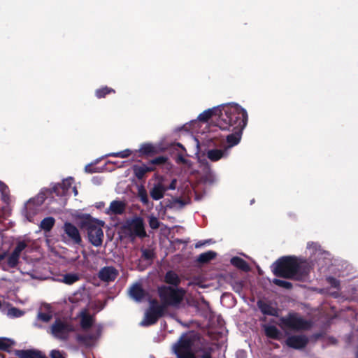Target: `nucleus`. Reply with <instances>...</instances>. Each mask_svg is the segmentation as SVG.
I'll return each instance as SVG.
<instances>
[{
    "instance_id": "obj_59",
    "label": "nucleus",
    "mask_w": 358,
    "mask_h": 358,
    "mask_svg": "<svg viewBox=\"0 0 358 358\" xmlns=\"http://www.w3.org/2000/svg\"><path fill=\"white\" fill-rule=\"evenodd\" d=\"M201 358H210V356L208 353H205Z\"/></svg>"
},
{
    "instance_id": "obj_46",
    "label": "nucleus",
    "mask_w": 358,
    "mask_h": 358,
    "mask_svg": "<svg viewBox=\"0 0 358 358\" xmlns=\"http://www.w3.org/2000/svg\"><path fill=\"white\" fill-rule=\"evenodd\" d=\"M177 162H180V163H182L184 164L185 165L190 167L192 163L190 161L186 159L183 156H182L181 155H179L177 157Z\"/></svg>"
},
{
    "instance_id": "obj_61",
    "label": "nucleus",
    "mask_w": 358,
    "mask_h": 358,
    "mask_svg": "<svg viewBox=\"0 0 358 358\" xmlns=\"http://www.w3.org/2000/svg\"><path fill=\"white\" fill-rule=\"evenodd\" d=\"M192 124L194 126H195V125L198 124H199V122H198L196 120H194V121H193V122H192Z\"/></svg>"
},
{
    "instance_id": "obj_50",
    "label": "nucleus",
    "mask_w": 358,
    "mask_h": 358,
    "mask_svg": "<svg viewBox=\"0 0 358 358\" xmlns=\"http://www.w3.org/2000/svg\"><path fill=\"white\" fill-rule=\"evenodd\" d=\"M176 187H177V180L173 179V180H172L169 186L168 187H166V190L167 189L174 190L176 189Z\"/></svg>"
},
{
    "instance_id": "obj_21",
    "label": "nucleus",
    "mask_w": 358,
    "mask_h": 358,
    "mask_svg": "<svg viewBox=\"0 0 358 358\" xmlns=\"http://www.w3.org/2000/svg\"><path fill=\"white\" fill-rule=\"evenodd\" d=\"M286 343L289 347L300 349L306 345L307 339L303 336H292L287 339Z\"/></svg>"
},
{
    "instance_id": "obj_41",
    "label": "nucleus",
    "mask_w": 358,
    "mask_h": 358,
    "mask_svg": "<svg viewBox=\"0 0 358 358\" xmlns=\"http://www.w3.org/2000/svg\"><path fill=\"white\" fill-rule=\"evenodd\" d=\"M52 317V315L50 312L41 313L39 312L37 315L38 320H41L43 322H48Z\"/></svg>"
},
{
    "instance_id": "obj_52",
    "label": "nucleus",
    "mask_w": 358,
    "mask_h": 358,
    "mask_svg": "<svg viewBox=\"0 0 358 358\" xmlns=\"http://www.w3.org/2000/svg\"><path fill=\"white\" fill-rule=\"evenodd\" d=\"M210 242V240H207V241H199L195 244V248H199L203 246L204 245H206V243H209Z\"/></svg>"
},
{
    "instance_id": "obj_34",
    "label": "nucleus",
    "mask_w": 358,
    "mask_h": 358,
    "mask_svg": "<svg viewBox=\"0 0 358 358\" xmlns=\"http://www.w3.org/2000/svg\"><path fill=\"white\" fill-rule=\"evenodd\" d=\"M156 151V148L151 143L142 144L138 152L142 155H150Z\"/></svg>"
},
{
    "instance_id": "obj_16",
    "label": "nucleus",
    "mask_w": 358,
    "mask_h": 358,
    "mask_svg": "<svg viewBox=\"0 0 358 358\" xmlns=\"http://www.w3.org/2000/svg\"><path fill=\"white\" fill-rule=\"evenodd\" d=\"M126 209V203L121 200H114L110 202L109 207L105 210V213L110 216L122 215Z\"/></svg>"
},
{
    "instance_id": "obj_49",
    "label": "nucleus",
    "mask_w": 358,
    "mask_h": 358,
    "mask_svg": "<svg viewBox=\"0 0 358 358\" xmlns=\"http://www.w3.org/2000/svg\"><path fill=\"white\" fill-rule=\"evenodd\" d=\"M190 141L196 146V152H199V141H198V139L196 138L191 136H190Z\"/></svg>"
},
{
    "instance_id": "obj_51",
    "label": "nucleus",
    "mask_w": 358,
    "mask_h": 358,
    "mask_svg": "<svg viewBox=\"0 0 358 358\" xmlns=\"http://www.w3.org/2000/svg\"><path fill=\"white\" fill-rule=\"evenodd\" d=\"M237 358H245L246 357V352L244 350H238L236 353Z\"/></svg>"
},
{
    "instance_id": "obj_11",
    "label": "nucleus",
    "mask_w": 358,
    "mask_h": 358,
    "mask_svg": "<svg viewBox=\"0 0 358 358\" xmlns=\"http://www.w3.org/2000/svg\"><path fill=\"white\" fill-rule=\"evenodd\" d=\"M125 227L132 237H144L146 235L143 220L141 217H136L128 220Z\"/></svg>"
},
{
    "instance_id": "obj_30",
    "label": "nucleus",
    "mask_w": 358,
    "mask_h": 358,
    "mask_svg": "<svg viewBox=\"0 0 358 358\" xmlns=\"http://www.w3.org/2000/svg\"><path fill=\"white\" fill-rule=\"evenodd\" d=\"M231 263L234 266H236L237 268H241L243 271L249 270V266L247 264V262L240 257H233L231 259Z\"/></svg>"
},
{
    "instance_id": "obj_35",
    "label": "nucleus",
    "mask_w": 358,
    "mask_h": 358,
    "mask_svg": "<svg viewBox=\"0 0 358 358\" xmlns=\"http://www.w3.org/2000/svg\"><path fill=\"white\" fill-rule=\"evenodd\" d=\"M147 170L144 168V164L142 165H134L133 166V171L137 178L141 179L144 177L147 173Z\"/></svg>"
},
{
    "instance_id": "obj_36",
    "label": "nucleus",
    "mask_w": 358,
    "mask_h": 358,
    "mask_svg": "<svg viewBox=\"0 0 358 358\" xmlns=\"http://www.w3.org/2000/svg\"><path fill=\"white\" fill-rule=\"evenodd\" d=\"M307 248L309 250L310 255H316V256L323 255V253H322V252H321L320 246L317 243H308Z\"/></svg>"
},
{
    "instance_id": "obj_8",
    "label": "nucleus",
    "mask_w": 358,
    "mask_h": 358,
    "mask_svg": "<svg viewBox=\"0 0 358 358\" xmlns=\"http://www.w3.org/2000/svg\"><path fill=\"white\" fill-rule=\"evenodd\" d=\"M52 336L60 340L68 338L69 334L74 330L72 325L66 320H57L51 327Z\"/></svg>"
},
{
    "instance_id": "obj_57",
    "label": "nucleus",
    "mask_w": 358,
    "mask_h": 358,
    "mask_svg": "<svg viewBox=\"0 0 358 358\" xmlns=\"http://www.w3.org/2000/svg\"><path fill=\"white\" fill-rule=\"evenodd\" d=\"M85 171L86 172H92V171L90 169V166L87 165L85 166Z\"/></svg>"
},
{
    "instance_id": "obj_13",
    "label": "nucleus",
    "mask_w": 358,
    "mask_h": 358,
    "mask_svg": "<svg viewBox=\"0 0 358 358\" xmlns=\"http://www.w3.org/2000/svg\"><path fill=\"white\" fill-rule=\"evenodd\" d=\"M27 245L28 244L26 241H19L17 243L14 250L7 259V266L8 267L14 268L17 265L21 253Z\"/></svg>"
},
{
    "instance_id": "obj_42",
    "label": "nucleus",
    "mask_w": 358,
    "mask_h": 358,
    "mask_svg": "<svg viewBox=\"0 0 358 358\" xmlns=\"http://www.w3.org/2000/svg\"><path fill=\"white\" fill-rule=\"evenodd\" d=\"M273 282L276 285H278L280 287H284L286 289H289L292 287V284L289 282L286 281V280H280V279H274L273 280Z\"/></svg>"
},
{
    "instance_id": "obj_5",
    "label": "nucleus",
    "mask_w": 358,
    "mask_h": 358,
    "mask_svg": "<svg viewBox=\"0 0 358 358\" xmlns=\"http://www.w3.org/2000/svg\"><path fill=\"white\" fill-rule=\"evenodd\" d=\"M158 294L162 301L160 306L178 307L182 301L185 295V289L173 288L168 286H162L158 288Z\"/></svg>"
},
{
    "instance_id": "obj_27",
    "label": "nucleus",
    "mask_w": 358,
    "mask_h": 358,
    "mask_svg": "<svg viewBox=\"0 0 358 358\" xmlns=\"http://www.w3.org/2000/svg\"><path fill=\"white\" fill-rule=\"evenodd\" d=\"M165 282L168 284L177 286L179 285L180 280L177 273L174 271H170L166 273Z\"/></svg>"
},
{
    "instance_id": "obj_18",
    "label": "nucleus",
    "mask_w": 358,
    "mask_h": 358,
    "mask_svg": "<svg viewBox=\"0 0 358 358\" xmlns=\"http://www.w3.org/2000/svg\"><path fill=\"white\" fill-rule=\"evenodd\" d=\"M229 153L227 149L223 148L222 149L213 148L210 149L206 152V156L211 162H217L222 159L228 157Z\"/></svg>"
},
{
    "instance_id": "obj_45",
    "label": "nucleus",
    "mask_w": 358,
    "mask_h": 358,
    "mask_svg": "<svg viewBox=\"0 0 358 358\" xmlns=\"http://www.w3.org/2000/svg\"><path fill=\"white\" fill-rule=\"evenodd\" d=\"M139 197H140V200L141 201V202L144 204H148V195H147V193L145 190H142L141 192H139Z\"/></svg>"
},
{
    "instance_id": "obj_55",
    "label": "nucleus",
    "mask_w": 358,
    "mask_h": 358,
    "mask_svg": "<svg viewBox=\"0 0 358 358\" xmlns=\"http://www.w3.org/2000/svg\"><path fill=\"white\" fill-rule=\"evenodd\" d=\"M103 206H104V203L103 202H99V203H96V208H102Z\"/></svg>"
},
{
    "instance_id": "obj_20",
    "label": "nucleus",
    "mask_w": 358,
    "mask_h": 358,
    "mask_svg": "<svg viewBox=\"0 0 358 358\" xmlns=\"http://www.w3.org/2000/svg\"><path fill=\"white\" fill-rule=\"evenodd\" d=\"M129 294L131 298L138 302L141 301L147 295L141 285L138 283H136L130 287Z\"/></svg>"
},
{
    "instance_id": "obj_19",
    "label": "nucleus",
    "mask_w": 358,
    "mask_h": 358,
    "mask_svg": "<svg viewBox=\"0 0 358 358\" xmlns=\"http://www.w3.org/2000/svg\"><path fill=\"white\" fill-rule=\"evenodd\" d=\"M20 272L31 279H43L42 274L31 263H27L24 266H21Z\"/></svg>"
},
{
    "instance_id": "obj_48",
    "label": "nucleus",
    "mask_w": 358,
    "mask_h": 358,
    "mask_svg": "<svg viewBox=\"0 0 358 358\" xmlns=\"http://www.w3.org/2000/svg\"><path fill=\"white\" fill-rule=\"evenodd\" d=\"M328 282L334 287H338L339 285V282L336 278L332 277H329L327 278Z\"/></svg>"
},
{
    "instance_id": "obj_54",
    "label": "nucleus",
    "mask_w": 358,
    "mask_h": 358,
    "mask_svg": "<svg viewBox=\"0 0 358 358\" xmlns=\"http://www.w3.org/2000/svg\"><path fill=\"white\" fill-rule=\"evenodd\" d=\"M71 192H73L74 196H76L78 194V191L76 189V187L75 186H73V187L71 189Z\"/></svg>"
},
{
    "instance_id": "obj_31",
    "label": "nucleus",
    "mask_w": 358,
    "mask_h": 358,
    "mask_svg": "<svg viewBox=\"0 0 358 358\" xmlns=\"http://www.w3.org/2000/svg\"><path fill=\"white\" fill-rule=\"evenodd\" d=\"M0 192L2 201L5 203L8 204L10 203L9 189L7 185L1 181H0Z\"/></svg>"
},
{
    "instance_id": "obj_14",
    "label": "nucleus",
    "mask_w": 358,
    "mask_h": 358,
    "mask_svg": "<svg viewBox=\"0 0 358 358\" xmlns=\"http://www.w3.org/2000/svg\"><path fill=\"white\" fill-rule=\"evenodd\" d=\"M101 327H94L92 329L90 333H87L83 336H79L78 337V341L86 346L93 345L101 335Z\"/></svg>"
},
{
    "instance_id": "obj_2",
    "label": "nucleus",
    "mask_w": 358,
    "mask_h": 358,
    "mask_svg": "<svg viewBox=\"0 0 358 358\" xmlns=\"http://www.w3.org/2000/svg\"><path fill=\"white\" fill-rule=\"evenodd\" d=\"M305 264L294 257H282L272 265V271L276 276L301 280L308 273L307 269L303 268Z\"/></svg>"
},
{
    "instance_id": "obj_33",
    "label": "nucleus",
    "mask_w": 358,
    "mask_h": 358,
    "mask_svg": "<svg viewBox=\"0 0 358 358\" xmlns=\"http://www.w3.org/2000/svg\"><path fill=\"white\" fill-rule=\"evenodd\" d=\"M216 256V253L213 251H208L206 252L201 253L197 258V261L200 263H206L210 260L214 259Z\"/></svg>"
},
{
    "instance_id": "obj_26",
    "label": "nucleus",
    "mask_w": 358,
    "mask_h": 358,
    "mask_svg": "<svg viewBox=\"0 0 358 358\" xmlns=\"http://www.w3.org/2000/svg\"><path fill=\"white\" fill-rule=\"evenodd\" d=\"M80 275L76 273H69L62 275L59 282L66 285H72L80 280Z\"/></svg>"
},
{
    "instance_id": "obj_28",
    "label": "nucleus",
    "mask_w": 358,
    "mask_h": 358,
    "mask_svg": "<svg viewBox=\"0 0 358 358\" xmlns=\"http://www.w3.org/2000/svg\"><path fill=\"white\" fill-rule=\"evenodd\" d=\"M206 169V171L202 177L203 180L205 183L210 185L215 183L217 180L216 175L209 169L208 166H207Z\"/></svg>"
},
{
    "instance_id": "obj_15",
    "label": "nucleus",
    "mask_w": 358,
    "mask_h": 358,
    "mask_svg": "<svg viewBox=\"0 0 358 358\" xmlns=\"http://www.w3.org/2000/svg\"><path fill=\"white\" fill-rule=\"evenodd\" d=\"M73 179L70 177L64 180L62 183L55 185L52 190L57 196H66L71 194V189L73 187Z\"/></svg>"
},
{
    "instance_id": "obj_23",
    "label": "nucleus",
    "mask_w": 358,
    "mask_h": 358,
    "mask_svg": "<svg viewBox=\"0 0 358 358\" xmlns=\"http://www.w3.org/2000/svg\"><path fill=\"white\" fill-rule=\"evenodd\" d=\"M166 191V187L161 182H159L150 189V194L152 199L157 201L164 197Z\"/></svg>"
},
{
    "instance_id": "obj_9",
    "label": "nucleus",
    "mask_w": 358,
    "mask_h": 358,
    "mask_svg": "<svg viewBox=\"0 0 358 358\" xmlns=\"http://www.w3.org/2000/svg\"><path fill=\"white\" fill-rule=\"evenodd\" d=\"M63 230L64 234L62 235V238L66 243L81 244L82 238L79 230L75 225L70 222H65Z\"/></svg>"
},
{
    "instance_id": "obj_24",
    "label": "nucleus",
    "mask_w": 358,
    "mask_h": 358,
    "mask_svg": "<svg viewBox=\"0 0 358 358\" xmlns=\"http://www.w3.org/2000/svg\"><path fill=\"white\" fill-rule=\"evenodd\" d=\"M17 355L20 358H44V356L40 352L31 350H18Z\"/></svg>"
},
{
    "instance_id": "obj_1",
    "label": "nucleus",
    "mask_w": 358,
    "mask_h": 358,
    "mask_svg": "<svg viewBox=\"0 0 358 358\" xmlns=\"http://www.w3.org/2000/svg\"><path fill=\"white\" fill-rule=\"evenodd\" d=\"M248 120L247 110L238 103L224 106V112L217 121V128L210 131V141L226 138L227 145L224 148L229 153L230 149L238 145Z\"/></svg>"
},
{
    "instance_id": "obj_60",
    "label": "nucleus",
    "mask_w": 358,
    "mask_h": 358,
    "mask_svg": "<svg viewBox=\"0 0 358 358\" xmlns=\"http://www.w3.org/2000/svg\"><path fill=\"white\" fill-rule=\"evenodd\" d=\"M177 145H178V146H179V147H180L183 150H185V148L183 147V145H182V144H180V143H177Z\"/></svg>"
},
{
    "instance_id": "obj_7",
    "label": "nucleus",
    "mask_w": 358,
    "mask_h": 358,
    "mask_svg": "<svg viewBox=\"0 0 358 358\" xmlns=\"http://www.w3.org/2000/svg\"><path fill=\"white\" fill-rule=\"evenodd\" d=\"M164 306H160L157 301H150V308L145 312L144 319L141 321V326H150L155 324L158 318L164 313Z\"/></svg>"
},
{
    "instance_id": "obj_47",
    "label": "nucleus",
    "mask_w": 358,
    "mask_h": 358,
    "mask_svg": "<svg viewBox=\"0 0 358 358\" xmlns=\"http://www.w3.org/2000/svg\"><path fill=\"white\" fill-rule=\"evenodd\" d=\"M166 161V159L164 157H158L150 161L151 164H162L165 163Z\"/></svg>"
},
{
    "instance_id": "obj_37",
    "label": "nucleus",
    "mask_w": 358,
    "mask_h": 358,
    "mask_svg": "<svg viewBox=\"0 0 358 358\" xmlns=\"http://www.w3.org/2000/svg\"><path fill=\"white\" fill-rule=\"evenodd\" d=\"M24 315V312L17 308H10L7 311V315L9 317H20Z\"/></svg>"
},
{
    "instance_id": "obj_58",
    "label": "nucleus",
    "mask_w": 358,
    "mask_h": 358,
    "mask_svg": "<svg viewBox=\"0 0 358 358\" xmlns=\"http://www.w3.org/2000/svg\"><path fill=\"white\" fill-rule=\"evenodd\" d=\"M143 255H144L146 258H149L148 252V251H147V250H144V251L143 252Z\"/></svg>"
},
{
    "instance_id": "obj_56",
    "label": "nucleus",
    "mask_w": 358,
    "mask_h": 358,
    "mask_svg": "<svg viewBox=\"0 0 358 358\" xmlns=\"http://www.w3.org/2000/svg\"><path fill=\"white\" fill-rule=\"evenodd\" d=\"M6 253L5 252H0V262L5 257Z\"/></svg>"
},
{
    "instance_id": "obj_53",
    "label": "nucleus",
    "mask_w": 358,
    "mask_h": 358,
    "mask_svg": "<svg viewBox=\"0 0 358 358\" xmlns=\"http://www.w3.org/2000/svg\"><path fill=\"white\" fill-rule=\"evenodd\" d=\"M153 165H154V164H151L150 163V164H149V165H145V164H144V168H145V169H148V170H147V173H148V172H150V171H154L155 168H154Z\"/></svg>"
},
{
    "instance_id": "obj_25",
    "label": "nucleus",
    "mask_w": 358,
    "mask_h": 358,
    "mask_svg": "<svg viewBox=\"0 0 358 358\" xmlns=\"http://www.w3.org/2000/svg\"><path fill=\"white\" fill-rule=\"evenodd\" d=\"M264 329L266 335L271 338L278 339L281 335L280 331L274 325L265 324L264 325Z\"/></svg>"
},
{
    "instance_id": "obj_32",
    "label": "nucleus",
    "mask_w": 358,
    "mask_h": 358,
    "mask_svg": "<svg viewBox=\"0 0 358 358\" xmlns=\"http://www.w3.org/2000/svg\"><path fill=\"white\" fill-rule=\"evenodd\" d=\"M55 224V219L52 217L44 218L40 224L41 229L49 231Z\"/></svg>"
},
{
    "instance_id": "obj_44",
    "label": "nucleus",
    "mask_w": 358,
    "mask_h": 358,
    "mask_svg": "<svg viewBox=\"0 0 358 358\" xmlns=\"http://www.w3.org/2000/svg\"><path fill=\"white\" fill-rule=\"evenodd\" d=\"M51 358H65L64 354L59 350H53L50 352Z\"/></svg>"
},
{
    "instance_id": "obj_10",
    "label": "nucleus",
    "mask_w": 358,
    "mask_h": 358,
    "mask_svg": "<svg viewBox=\"0 0 358 358\" xmlns=\"http://www.w3.org/2000/svg\"><path fill=\"white\" fill-rule=\"evenodd\" d=\"M45 194L41 192L36 197L29 199L24 206V213L27 219L31 221L32 217L38 212L39 206L45 201Z\"/></svg>"
},
{
    "instance_id": "obj_43",
    "label": "nucleus",
    "mask_w": 358,
    "mask_h": 358,
    "mask_svg": "<svg viewBox=\"0 0 358 358\" xmlns=\"http://www.w3.org/2000/svg\"><path fill=\"white\" fill-rule=\"evenodd\" d=\"M148 218L149 225L152 229H156L159 227V221L156 217L151 215Z\"/></svg>"
},
{
    "instance_id": "obj_6",
    "label": "nucleus",
    "mask_w": 358,
    "mask_h": 358,
    "mask_svg": "<svg viewBox=\"0 0 358 358\" xmlns=\"http://www.w3.org/2000/svg\"><path fill=\"white\" fill-rule=\"evenodd\" d=\"M279 325L285 330L299 331L310 328L312 322L305 320L298 313H289L287 316L280 318Z\"/></svg>"
},
{
    "instance_id": "obj_17",
    "label": "nucleus",
    "mask_w": 358,
    "mask_h": 358,
    "mask_svg": "<svg viewBox=\"0 0 358 358\" xmlns=\"http://www.w3.org/2000/svg\"><path fill=\"white\" fill-rule=\"evenodd\" d=\"M118 271L113 266H105L99 272V278L105 282H111L118 275Z\"/></svg>"
},
{
    "instance_id": "obj_29",
    "label": "nucleus",
    "mask_w": 358,
    "mask_h": 358,
    "mask_svg": "<svg viewBox=\"0 0 358 358\" xmlns=\"http://www.w3.org/2000/svg\"><path fill=\"white\" fill-rule=\"evenodd\" d=\"M80 324L83 329H87L92 325L93 317L87 314L85 311L80 313Z\"/></svg>"
},
{
    "instance_id": "obj_38",
    "label": "nucleus",
    "mask_w": 358,
    "mask_h": 358,
    "mask_svg": "<svg viewBox=\"0 0 358 358\" xmlns=\"http://www.w3.org/2000/svg\"><path fill=\"white\" fill-rule=\"evenodd\" d=\"M114 92L115 91L112 88L104 87L96 90V96L100 99L104 97L106 94Z\"/></svg>"
},
{
    "instance_id": "obj_4",
    "label": "nucleus",
    "mask_w": 358,
    "mask_h": 358,
    "mask_svg": "<svg viewBox=\"0 0 358 358\" xmlns=\"http://www.w3.org/2000/svg\"><path fill=\"white\" fill-rule=\"evenodd\" d=\"M104 222L92 218L90 215L83 217L80 226L87 234L89 242L94 247H100L103 243Z\"/></svg>"
},
{
    "instance_id": "obj_12",
    "label": "nucleus",
    "mask_w": 358,
    "mask_h": 358,
    "mask_svg": "<svg viewBox=\"0 0 358 358\" xmlns=\"http://www.w3.org/2000/svg\"><path fill=\"white\" fill-rule=\"evenodd\" d=\"M233 103H234L233 102L224 103V104L218 106L217 107H214L213 108L206 110L198 116V120H199V121L206 122L211 117L216 116L217 117L216 119V127L215 128H217V121L220 119L222 113L224 112V106H225L227 105H229V104H233Z\"/></svg>"
},
{
    "instance_id": "obj_39",
    "label": "nucleus",
    "mask_w": 358,
    "mask_h": 358,
    "mask_svg": "<svg viewBox=\"0 0 358 358\" xmlns=\"http://www.w3.org/2000/svg\"><path fill=\"white\" fill-rule=\"evenodd\" d=\"M132 150L129 149H126L120 152L110 153L108 155L115 157L126 158L129 157L132 154Z\"/></svg>"
},
{
    "instance_id": "obj_3",
    "label": "nucleus",
    "mask_w": 358,
    "mask_h": 358,
    "mask_svg": "<svg viewBox=\"0 0 358 358\" xmlns=\"http://www.w3.org/2000/svg\"><path fill=\"white\" fill-rule=\"evenodd\" d=\"M199 344L197 334L189 332L181 336L178 343L174 345L173 350L178 358H194V353Z\"/></svg>"
},
{
    "instance_id": "obj_40",
    "label": "nucleus",
    "mask_w": 358,
    "mask_h": 358,
    "mask_svg": "<svg viewBox=\"0 0 358 358\" xmlns=\"http://www.w3.org/2000/svg\"><path fill=\"white\" fill-rule=\"evenodd\" d=\"M13 345V341L6 338H0V350H7Z\"/></svg>"
},
{
    "instance_id": "obj_62",
    "label": "nucleus",
    "mask_w": 358,
    "mask_h": 358,
    "mask_svg": "<svg viewBox=\"0 0 358 358\" xmlns=\"http://www.w3.org/2000/svg\"><path fill=\"white\" fill-rule=\"evenodd\" d=\"M44 358H45V357H44Z\"/></svg>"
},
{
    "instance_id": "obj_22",
    "label": "nucleus",
    "mask_w": 358,
    "mask_h": 358,
    "mask_svg": "<svg viewBox=\"0 0 358 358\" xmlns=\"http://www.w3.org/2000/svg\"><path fill=\"white\" fill-rule=\"evenodd\" d=\"M257 306L261 312L264 315L271 316H278L279 310L269 303L259 301L257 302Z\"/></svg>"
}]
</instances>
